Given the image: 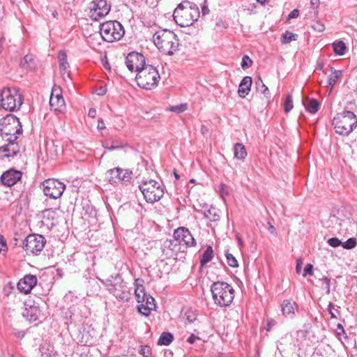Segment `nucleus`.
<instances>
[{
	"mask_svg": "<svg viewBox=\"0 0 357 357\" xmlns=\"http://www.w3.org/2000/svg\"><path fill=\"white\" fill-rule=\"evenodd\" d=\"M22 126L18 118L13 114H8L0 119V136L8 144L0 147V153L3 157H13L20 151L16 140L22 134Z\"/></svg>",
	"mask_w": 357,
	"mask_h": 357,
	"instance_id": "1",
	"label": "nucleus"
},
{
	"mask_svg": "<svg viewBox=\"0 0 357 357\" xmlns=\"http://www.w3.org/2000/svg\"><path fill=\"white\" fill-rule=\"evenodd\" d=\"M199 14V9L195 3L183 1L174 10L173 17L178 25L185 27L192 25L197 21Z\"/></svg>",
	"mask_w": 357,
	"mask_h": 357,
	"instance_id": "2",
	"label": "nucleus"
},
{
	"mask_svg": "<svg viewBox=\"0 0 357 357\" xmlns=\"http://www.w3.org/2000/svg\"><path fill=\"white\" fill-rule=\"evenodd\" d=\"M153 40L158 50L166 55L172 56L178 50L179 40L172 31H158L154 33Z\"/></svg>",
	"mask_w": 357,
	"mask_h": 357,
	"instance_id": "3",
	"label": "nucleus"
},
{
	"mask_svg": "<svg viewBox=\"0 0 357 357\" xmlns=\"http://www.w3.org/2000/svg\"><path fill=\"white\" fill-rule=\"evenodd\" d=\"M211 291L214 303L221 307L229 306L234 298V289L225 282H213L211 287Z\"/></svg>",
	"mask_w": 357,
	"mask_h": 357,
	"instance_id": "4",
	"label": "nucleus"
},
{
	"mask_svg": "<svg viewBox=\"0 0 357 357\" xmlns=\"http://www.w3.org/2000/svg\"><path fill=\"white\" fill-rule=\"evenodd\" d=\"M335 132L341 135H349L357 126V117L351 111H344L333 119Z\"/></svg>",
	"mask_w": 357,
	"mask_h": 357,
	"instance_id": "5",
	"label": "nucleus"
},
{
	"mask_svg": "<svg viewBox=\"0 0 357 357\" xmlns=\"http://www.w3.org/2000/svg\"><path fill=\"white\" fill-rule=\"evenodd\" d=\"M107 289L116 298L123 301H128L130 291L121 276L119 274L109 276L104 282Z\"/></svg>",
	"mask_w": 357,
	"mask_h": 357,
	"instance_id": "6",
	"label": "nucleus"
},
{
	"mask_svg": "<svg viewBox=\"0 0 357 357\" xmlns=\"http://www.w3.org/2000/svg\"><path fill=\"white\" fill-rule=\"evenodd\" d=\"M22 99L15 88H3L0 90V106L5 110L14 112L20 109Z\"/></svg>",
	"mask_w": 357,
	"mask_h": 357,
	"instance_id": "7",
	"label": "nucleus"
},
{
	"mask_svg": "<svg viewBox=\"0 0 357 357\" xmlns=\"http://www.w3.org/2000/svg\"><path fill=\"white\" fill-rule=\"evenodd\" d=\"M160 78L158 70L151 65H146L135 77L137 85L145 89H152L155 87Z\"/></svg>",
	"mask_w": 357,
	"mask_h": 357,
	"instance_id": "8",
	"label": "nucleus"
},
{
	"mask_svg": "<svg viewBox=\"0 0 357 357\" xmlns=\"http://www.w3.org/2000/svg\"><path fill=\"white\" fill-rule=\"evenodd\" d=\"M102 38L108 43L119 40L125 31L121 24L117 21H107L100 25Z\"/></svg>",
	"mask_w": 357,
	"mask_h": 357,
	"instance_id": "9",
	"label": "nucleus"
},
{
	"mask_svg": "<svg viewBox=\"0 0 357 357\" xmlns=\"http://www.w3.org/2000/svg\"><path fill=\"white\" fill-rule=\"evenodd\" d=\"M139 188L145 200L149 203H154L159 201L164 195V190L161 185L154 181L149 180L142 182Z\"/></svg>",
	"mask_w": 357,
	"mask_h": 357,
	"instance_id": "10",
	"label": "nucleus"
},
{
	"mask_svg": "<svg viewBox=\"0 0 357 357\" xmlns=\"http://www.w3.org/2000/svg\"><path fill=\"white\" fill-rule=\"evenodd\" d=\"M46 243L45 238L40 234H33L26 236L23 241V249L27 255H38Z\"/></svg>",
	"mask_w": 357,
	"mask_h": 357,
	"instance_id": "11",
	"label": "nucleus"
},
{
	"mask_svg": "<svg viewBox=\"0 0 357 357\" xmlns=\"http://www.w3.org/2000/svg\"><path fill=\"white\" fill-rule=\"evenodd\" d=\"M132 173L128 169H123L119 167H115L109 169L106 172V178L110 184L116 185L118 183L127 184L132 179Z\"/></svg>",
	"mask_w": 357,
	"mask_h": 357,
	"instance_id": "12",
	"label": "nucleus"
},
{
	"mask_svg": "<svg viewBox=\"0 0 357 357\" xmlns=\"http://www.w3.org/2000/svg\"><path fill=\"white\" fill-rule=\"evenodd\" d=\"M41 185L44 194L53 199L59 198L66 188L65 184L56 179L45 180L41 183Z\"/></svg>",
	"mask_w": 357,
	"mask_h": 357,
	"instance_id": "13",
	"label": "nucleus"
},
{
	"mask_svg": "<svg viewBox=\"0 0 357 357\" xmlns=\"http://www.w3.org/2000/svg\"><path fill=\"white\" fill-rule=\"evenodd\" d=\"M24 305L22 315L29 322L40 321L44 317L38 303L36 301L29 299L24 302Z\"/></svg>",
	"mask_w": 357,
	"mask_h": 357,
	"instance_id": "14",
	"label": "nucleus"
},
{
	"mask_svg": "<svg viewBox=\"0 0 357 357\" xmlns=\"http://www.w3.org/2000/svg\"><path fill=\"white\" fill-rule=\"evenodd\" d=\"M126 65L130 71L138 73L146 66L145 57L136 52H130L126 58Z\"/></svg>",
	"mask_w": 357,
	"mask_h": 357,
	"instance_id": "15",
	"label": "nucleus"
},
{
	"mask_svg": "<svg viewBox=\"0 0 357 357\" xmlns=\"http://www.w3.org/2000/svg\"><path fill=\"white\" fill-rule=\"evenodd\" d=\"M173 236L181 246L185 245L187 247H193L196 245V241L188 229L181 227L174 230Z\"/></svg>",
	"mask_w": 357,
	"mask_h": 357,
	"instance_id": "16",
	"label": "nucleus"
},
{
	"mask_svg": "<svg viewBox=\"0 0 357 357\" xmlns=\"http://www.w3.org/2000/svg\"><path fill=\"white\" fill-rule=\"evenodd\" d=\"M90 9L91 17L98 20L109 13L110 6L105 0H94L91 3Z\"/></svg>",
	"mask_w": 357,
	"mask_h": 357,
	"instance_id": "17",
	"label": "nucleus"
},
{
	"mask_svg": "<svg viewBox=\"0 0 357 357\" xmlns=\"http://www.w3.org/2000/svg\"><path fill=\"white\" fill-rule=\"evenodd\" d=\"M50 105L52 109L57 112H61L65 109V100L60 87L54 86L52 88L50 98Z\"/></svg>",
	"mask_w": 357,
	"mask_h": 357,
	"instance_id": "18",
	"label": "nucleus"
},
{
	"mask_svg": "<svg viewBox=\"0 0 357 357\" xmlns=\"http://www.w3.org/2000/svg\"><path fill=\"white\" fill-rule=\"evenodd\" d=\"M162 253L167 257L172 258L177 255V253L181 251V246L177 241L176 238L174 237L173 239L166 240L162 247Z\"/></svg>",
	"mask_w": 357,
	"mask_h": 357,
	"instance_id": "19",
	"label": "nucleus"
},
{
	"mask_svg": "<svg viewBox=\"0 0 357 357\" xmlns=\"http://www.w3.org/2000/svg\"><path fill=\"white\" fill-rule=\"evenodd\" d=\"M37 278L33 275H26L23 278L20 279L17 283V289L22 293L28 294L37 284Z\"/></svg>",
	"mask_w": 357,
	"mask_h": 357,
	"instance_id": "20",
	"label": "nucleus"
},
{
	"mask_svg": "<svg viewBox=\"0 0 357 357\" xmlns=\"http://www.w3.org/2000/svg\"><path fill=\"white\" fill-rule=\"evenodd\" d=\"M21 177V172L11 169L1 175V181L3 185L10 187L20 180Z\"/></svg>",
	"mask_w": 357,
	"mask_h": 357,
	"instance_id": "21",
	"label": "nucleus"
},
{
	"mask_svg": "<svg viewBox=\"0 0 357 357\" xmlns=\"http://www.w3.org/2000/svg\"><path fill=\"white\" fill-rule=\"evenodd\" d=\"M252 83V79L251 77L245 76L243 78L238 89V93L241 98H245L249 94L251 89Z\"/></svg>",
	"mask_w": 357,
	"mask_h": 357,
	"instance_id": "22",
	"label": "nucleus"
},
{
	"mask_svg": "<svg viewBox=\"0 0 357 357\" xmlns=\"http://www.w3.org/2000/svg\"><path fill=\"white\" fill-rule=\"evenodd\" d=\"M58 59L59 61V70L63 78L65 79L66 77H70V73L67 71L69 65L67 61L66 54L63 51H60L59 52Z\"/></svg>",
	"mask_w": 357,
	"mask_h": 357,
	"instance_id": "23",
	"label": "nucleus"
},
{
	"mask_svg": "<svg viewBox=\"0 0 357 357\" xmlns=\"http://www.w3.org/2000/svg\"><path fill=\"white\" fill-rule=\"evenodd\" d=\"M297 304L289 300H284L282 303V312L285 317H291L295 313Z\"/></svg>",
	"mask_w": 357,
	"mask_h": 357,
	"instance_id": "24",
	"label": "nucleus"
},
{
	"mask_svg": "<svg viewBox=\"0 0 357 357\" xmlns=\"http://www.w3.org/2000/svg\"><path fill=\"white\" fill-rule=\"evenodd\" d=\"M138 282L139 279H137L135 281V296L138 303H144L145 301V297L146 296V293L144 291V287L142 285L138 284Z\"/></svg>",
	"mask_w": 357,
	"mask_h": 357,
	"instance_id": "25",
	"label": "nucleus"
},
{
	"mask_svg": "<svg viewBox=\"0 0 357 357\" xmlns=\"http://www.w3.org/2000/svg\"><path fill=\"white\" fill-rule=\"evenodd\" d=\"M234 156L238 160H243L247 156V151L243 144L237 143L234 146Z\"/></svg>",
	"mask_w": 357,
	"mask_h": 357,
	"instance_id": "26",
	"label": "nucleus"
},
{
	"mask_svg": "<svg viewBox=\"0 0 357 357\" xmlns=\"http://www.w3.org/2000/svg\"><path fill=\"white\" fill-rule=\"evenodd\" d=\"M305 104L306 109L311 114H316L320 107V104L316 99H307Z\"/></svg>",
	"mask_w": 357,
	"mask_h": 357,
	"instance_id": "27",
	"label": "nucleus"
},
{
	"mask_svg": "<svg viewBox=\"0 0 357 357\" xmlns=\"http://www.w3.org/2000/svg\"><path fill=\"white\" fill-rule=\"evenodd\" d=\"M204 218L208 219L211 222H215L219 220L220 215L218 209L215 207H211L204 213Z\"/></svg>",
	"mask_w": 357,
	"mask_h": 357,
	"instance_id": "28",
	"label": "nucleus"
},
{
	"mask_svg": "<svg viewBox=\"0 0 357 357\" xmlns=\"http://www.w3.org/2000/svg\"><path fill=\"white\" fill-rule=\"evenodd\" d=\"M213 258V250L211 245L207 246L206 249L204 250V253L202 255V258L200 259V263L202 266H204L209 261L212 260Z\"/></svg>",
	"mask_w": 357,
	"mask_h": 357,
	"instance_id": "29",
	"label": "nucleus"
},
{
	"mask_svg": "<svg viewBox=\"0 0 357 357\" xmlns=\"http://www.w3.org/2000/svg\"><path fill=\"white\" fill-rule=\"evenodd\" d=\"M20 66L27 70H33L35 68V63L32 55H26L20 61Z\"/></svg>",
	"mask_w": 357,
	"mask_h": 357,
	"instance_id": "30",
	"label": "nucleus"
},
{
	"mask_svg": "<svg viewBox=\"0 0 357 357\" xmlns=\"http://www.w3.org/2000/svg\"><path fill=\"white\" fill-rule=\"evenodd\" d=\"M331 73L328 77V84L332 89L338 79L341 77L342 72V70H334L333 68H331Z\"/></svg>",
	"mask_w": 357,
	"mask_h": 357,
	"instance_id": "31",
	"label": "nucleus"
},
{
	"mask_svg": "<svg viewBox=\"0 0 357 357\" xmlns=\"http://www.w3.org/2000/svg\"><path fill=\"white\" fill-rule=\"evenodd\" d=\"M173 340H174V336L171 333L163 332L160 335V336L158 340V344L167 346L170 343L172 342Z\"/></svg>",
	"mask_w": 357,
	"mask_h": 357,
	"instance_id": "32",
	"label": "nucleus"
},
{
	"mask_svg": "<svg viewBox=\"0 0 357 357\" xmlns=\"http://www.w3.org/2000/svg\"><path fill=\"white\" fill-rule=\"evenodd\" d=\"M255 87L257 91L264 94L265 97H268L270 93L268 88L264 84L260 77L255 81Z\"/></svg>",
	"mask_w": 357,
	"mask_h": 357,
	"instance_id": "33",
	"label": "nucleus"
},
{
	"mask_svg": "<svg viewBox=\"0 0 357 357\" xmlns=\"http://www.w3.org/2000/svg\"><path fill=\"white\" fill-rule=\"evenodd\" d=\"M333 52L337 55H344L347 50V46L342 40L335 41L333 43Z\"/></svg>",
	"mask_w": 357,
	"mask_h": 357,
	"instance_id": "34",
	"label": "nucleus"
},
{
	"mask_svg": "<svg viewBox=\"0 0 357 357\" xmlns=\"http://www.w3.org/2000/svg\"><path fill=\"white\" fill-rule=\"evenodd\" d=\"M298 35L289 31H286L282 35L281 42L282 44H288L291 41L296 40Z\"/></svg>",
	"mask_w": 357,
	"mask_h": 357,
	"instance_id": "35",
	"label": "nucleus"
},
{
	"mask_svg": "<svg viewBox=\"0 0 357 357\" xmlns=\"http://www.w3.org/2000/svg\"><path fill=\"white\" fill-rule=\"evenodd\" d=\"M188 103L185 102V103H181L178 105L169 106L166 109V110L172 112H175L176 114H180V113H183L185 111H186L188 109Z\"/></svg>",
	"mask_w": 357,
	"mask_h": 357,
	"instance_id": "36",
	"label": "nucleus"
},
{
	"mask_svg": "<svg viewBox=\"0 0 357 357\" xmlns=\"http://www.w3.org/2000/svg\"><path fill=\"white\" fill-rule=\"evenodd\" d=\"M103 147L105 149L109 150V151H114L116 149H120L123 147V144L121 142L117 141V140H113L112 142V144L109 145L108 143H106L105 144H103Z\"/></svg>",
	"mask_w": 357,
	"mask_h": 357,
	"instance_id": "37",
	"label": "nucleus"
},
{
	"mask_svg": "<svg viewBox=\"0 0 357 357\" xmlns=\"http://www.w3.org/2000/svg\"><path fill=\"white\" fill-rule=\"evenodd\" d=\"M319 282H321L320 286L321 289L325 290L327 294H329L331 291V280L327 277H324L319 279Z\"/></svg>",
	"mask_w": 357,
	"mask_h": 357,
	"instance_id": "38",
	"label": "nucleus"
},
{
	"mask_svg": "<svg viewBox=\"0 0 357 357\" xmlns=\"http://www.w3.org/2000/svg\"><path fill=\"white\" fill-rule=\"evenodd\" d=\"M294 107L292 96L288 94L284 104V111L285 113L289 112Z\"/></svg>",
	"mask_w": 357,
	"mask_h": 357,
	"instance_id": "39",
	"label": "nucleus"
},
{
	"mask_svg": "<svg viewBox=\"0 0 357 357\" xmlns=\"http://www.w3.org/2000/svg\"><path fill=\"white\" fill-rule=\"evenodd\" d=\"M225 256L227 259V262L229 264V266L234 268L238 266V261L232 254L229 253V252H226Z\"/></svg>",
	"mask_w": 357,
	"mask_h": 357,
	"instance_id": "40",
	"label": "nucleus"
},
{
	"mask_svg": "<svg viewBox=\"0 0 357 357\" xmlns=\"http://www.w3.org/2000/svg\"><path fill=\"white\" fill-rule=\"evenodd\" d=\"M357 244L356 239L355 238H350L347 241L342 242V246L347 250H350L356 247Z\"/></svg>",
	"mask_w": 357,
	"mask_h": 357,
	"instance_id": "41",
	"label": "nucleus"
},
{
	"mask_svg": "<svg viewBox=\"0 0 357 357\" xmlns=\"http://www.w3.org/2000/svg\"><path fill=\"white\" fill-rule=\"evenodd\" d=\"M153 309L151 307L145 305L143 303L138 306V311L144 316H149Z\"/></svg>",
	"mask_w": 357,
	"mask_h": 357,
	"instance_id": "42",
	"label": "nucleus"
},
{
	"mask_svg": "<svg viewBox=\"0 0 357 357\" xmlns=\"http://www.w3.org/2000/svg\"><path fill=\"white\" fill-rule=\"evenodd\" d=\"M252 63V61L250 59V58L248 55H244L243 56L241 63L242 68L245 69V68H249L250 66H251Z\"/></svg>",
	"mask_w": 357,
	"mask_h": 357,
	"instance_id": "43",
	"label": "nucleus"
},
{
	"mask_svg": "<svg viewBox=\"0 0 357 357\" xmlns=\"http://www.w3.org/2000/svg\"><path fill=\"white\" fill-rule=\"evenodd\" d=\"M140 354H142L144 357H150L151 354V349L148 345H144L141 347L139 350Z\"/></svg>",
	"mask_w": 357,
	"mask_h": 357,
	"instance_id": "44",
	"label": "nucleus"
},
{
	"mask_svg": "<svg viewBox=\"0 0 357 357\" xmlns=\"http://www.w3.org/2000/svg\"><path fill=\"white\" fill-rule=\"evenodd\" d=\"M328 243L333 248H337L342 245V242L336 237L331 238L328 240Z\"/></svg>",
	"mask_w": 357,
	"mask_h": 357,
	"instance_id": "45",
	"label": "nucleus"
},
{
	"mask_svg": "<svg viewBox=\"0 0 357 357\" xmlns=\"http://www.w3.org/2000/svg\"><path fill=\"white\" fill-rule=\"evenodd\" d=\"M144 303H145V305L151 307L152 309H154L155 307V305L154 303V298L147 294L146 296L145 297V301Z\"/></svg>",
	"mask_w": 357,
	"mask_h": 357,
	"instance_id": "46",
	"label": "nucleus"
},
{
	"mask_svg": "<svg viewBox=\"0 0 357 357\" xmlns=\"http://www.w3.org/2000/svg\"><path fill=\"white\" fill-rule=\"evenodd\" d=\"M220 190V197L223 199H225V197L229 195V191L227 189V185L225 184H224V183H221L220 185V190Z\"/></svg>",
	"mask_w": 357,
	"mask_h": 357,
	"instance_id": "47",
	"label": "nucleus"
},
{
	"mask_svg": "<svg viewBox=\"0 0 357 357\" xmlns=\"http://www.w3.org/2000/svg\"><path fill=\"white\" fill-rule=\"evenodd\" d=\"M313 274V266L311 264H307L303 270V276L305 277L307 275H312Z\"/></svg>",
	"mask_w": 357,
	"mask_h": 357,
	"instance_id": "48",
	"label": "nucleus"
},
{
	"mask_svg": "<svg viewBox=\"0 0 357 357\" xmlns=\"http://www.w3.org/2000/svg\"><path fill=\"white\" fill-rule=\"evenodd\" d=\"M313 28L319 32H322L325 29L324 24L319 21L313 25Z\"/></svg>",
	"mask_w": 357,
	"mask_h": 357,
	"instance_id": "49",
	"label": "nucleus"
},
{
	"mask_svg": "<svg viewBox=\"0 0 357 357\" xmlns=\"http://www.w3.org/2000/svg\"><path fill=\"white\" fill-rule=\"evenodd\" d=\"M328 310L329 314H331V318H333V319L337 318V315L335 314L334 310H335L337 312H338V311H337V310H335L334 308V306L331 303H329V305L328 306Z\"/></svg>",
	"mask_w": 357,
	"mask_h": 357,
	"instance_id": "50",
	"label": "nucleus"
},
{
	"mask_svg": "<svg viewBox=\"0 0 357 357\" xmlns=\"http://www.w3.org/2000/svg\"><path fill=\"white\" fill-rule=\"evenodd\" d=\"M7 249L6 241L2 235H0V252Z\"/></svg>",
	"mask_w": 357,
	"mask_h": 357,
	"instance_id": "51",
	"label": "nucleus"
},
{
	"mask_svg": "<svg viewBox=\"0 0 357 357\" xmlns=\"http://www.w3.org/2000/svg\"><path fill=\"white\" fill-rule=\"evenodd\" d=\"M185 315L189 323H192L196 319L195 314L192 312H188Z\"/></svg>",
	"mask_w": 357,
	"mask_h": 357,
	"instance_id": "52",
	"label": "nucleus"
},
{
	"mask_svg": "<svg viewBox=\"0 0 357 357\" xmlns=\"http://www.w3.org/2000/svg\"><path fill=\"white\" fill-rule=\"evenodd\" d=\"M299 15V10L294 9L288 15V19H294L298 17Z\"/></svg>",
	"mask_w": 357,
	"mask_h": 357,
	"instance_id": "53",
	"label": "nucleus"
},
{
	"mask_svg": "<svg viewBox=\"0 0 357 357\" xmlns=\"http://www.w3.org/2000/svg\"><path fill=\"white\" fill-rule=\"evenodd\" d=\"M107 92V89L105 86H100L98 89H97V91H96V93L98 95V96H103Z\"/></svg>",
	"mask_w": 357,
	"mask_h": 357,
	"instance_id": "54",
	"label": "nucleus"
},
{
	"mask_svg": "<svg viewBox=\"0 0 357 357\" xmlns=\"http://www.w3.org/2000/svg\"><path fill=\"white\" fill-rule=\"evenodd\" d=\"M199 339V337L196 336L194 334H191L190 336H189L187 339V342L189 343V344H193L196 340H198Z\"/></svg>",
	"mask_w": 357,
	"mask_h": 357,
	"instance_id": "55",
	"label": "nucleus"
},
{
	"mask_svg": "<svg viewBox=\"0 0 357 357\" xmlns=\"http://www.w3.org/2000/svg\"><path fill=\"white\" fill-rule=\"evenodd\" d=\"M320 1L319 0H311L310 4L313 9L317 8L319 6Z\"/></svg>",
	"mask_w": 357,
	"mask_h": 357,
	"instance_id": "56",
	"label": "nucleus"
},
{
	"mask_svg": "<svg viewBox=\"0 0 357 357\" xmlns=\"http://www.w3.org/2000/svg\"><path fill=\"white\" fill-rule=\"evenodd\" d=\"M73 357H92L91 355L89 354V351L87 352H82L79 355L76 354Z\"/></svg>",
	"mask_w": 357,
	"mask_h": 357,
	"instance_id": "57",
	"label": "nucleus"
},
{
	"mask_svg": "<svg viewBox=\"0 0 357 357\" xmlns=\"http://www.w3.org/2000/svg\"><path fill=\"white\" fill-rule=\"evenodd\" d=\"M105 128V123H104V122H103L102 119H100L98 120V126H97V128H98V130H102V129H104Z\"/></svg>",
	"mask_w": 357,
	"mask_h": 357,
	"instance_id": "58",
	"label": "nucleus"
},
{
	"mask_svg": "<svg viewBox=\"0 0 357 357\" xmlns=\"http://www.w3.org/2000/svg\"><path fill=\"white\" fill-rule=\"evenodd\" d=\"M88 115L91 118H95L96 115V110L94 108H91L89 111Z\"/></svg>",
	"mask_w": 357,
	"mask_h": 357,
	"instance_id": "59",
	"label": "nucleus"
},
{
	"mask_svg": "<svg viewBox=\"0 0 357 357\" xmlns=\"http://www.w3.org/2000/svg\"><path fill=\"white\" fill-rule=\"evenodd\" d=\"M301 261L300 260H297L296 266V271L297 273H300L301 271Z\"/></svg>",
	"mask_w": 357,
	"mask_h": 357,
	"instance_id": "60",
	"label": "nucleus"
},
{
	"mask_svg": "<svg viewBox=\"0 0 357 357\" xmlns=\"http://www.w3.org/2000/svg\"><path fill=\"white\" fill-rule=\"evenodd\" d=\"M268 231L271 234H275V229L273 225H271V222H268Z\"/></svg>",
	"mask_w": 357,
	"mask_h": 357,
	"instance_id": "61",
	"label": "nucleus"
},
{
	"mask_svg": "<svg viewBox=\"0 0 357 357\" xmlns=\"http://www.w3.org/2000/svg\"><path fill=\"white\" fill-rule=\"evenodd\" d=\"M73 296V292L69 291L68 294H66L65 299L66 301L70 300L71 301H73V299H72Z\"/></svg>",
	"mask_w": 357,
	"mask_h": 357,
	"instance_id": "62",
	"label": "nucleus"
},
{
	"mask_svg": "<svg viewBox=\"0 0 357 357\" xmlns=\"http://www.w3.org/2000/svg\"><path fill=\"white\" fill-rule=\"evenodd\" d=\"M165 357H173V353L172 351H166L165 353Z\"/></svg>",
	"mask_w": 357,
	"mask_h": 357,
	"instance_id": "63",
	"label": "nucleus"
},
{
	"mask_svg": "<svg viewBox=\"0 0 357 357\" xmlns=\"http://www.w3.org/2000/svg\"><path fill=\"white\" fill-rule=\"evenodd\" d=\"M208 11H209V10L208 9L207 7H204L202 8V13H203L204 15L207 14L208 13Z\"/></svg>",
	"mask_w": 357,
	"mask_h": 357,
	"instance_id": "64",
	"label": "nucleus"
}]
</instances>
